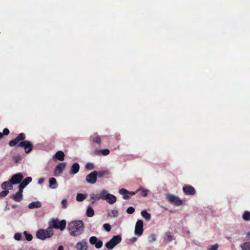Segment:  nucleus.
I'll return each mask as SVG.
<instances>
[{"instance_id": "34", "label": "nucleus", "mask_w": 250, "mask_h": 250, "mask_svg": "<svg viewBox=\"0 0 250 250\" xmlns=\"http://www.w3.org/2000/svg\"><path fill=\"white\" fill-rule=\"evenodd\" d=\"M109 172L107 170H101L98 172V176L102 177L105 175L108 174Z\"/></svg>"}, {"instance_id": "45", "label": "nucleus", "mask_w": 250, "mask_h": 250, "mask_svg": "<svg viewBox=\"0 0 250 250\" xmlns=\"http://www.w3.org/2000/svg\"><path fill=\"white\" fill-rule=\"evenodd\" d=\"M67 201L66 199H63L61 203L62 205V207L63 208H67Z\"/></svg>"}, {"instance_id": "7", "label": "nucleus", "mask_w": 250, "mask_h": 250, "mask_svg": "<svg viewBox=\"0 0 250 250\" xmlns=\"http://www.w3.org/2000/svg\"><path fill=\"white\" fill-rule=\"evenodd\" d=\"M143 222L142 220H138L135 224L134 233L136 236H140L144 231Z\"/></svg>"}, {"instance_id": "49", "label": "nucleus", "mask_w": 250, "mask_h": 250, "mask_svg": "<svg viewBox=\"0 0 250 250\" xmlns=\"http://www.w3.org/2000/svg\"><path fill=\"white\" fill-rule=\"evenodd\" d=\"M138 192V191H137V190L135 191V192H133V191H129V193L128 194H130V195L132 196V195H134L136 194V193Z\"/></svg>"}, {"instance_id": "51", "label": "nucleus", "mask_w": 250, "mask_h": 250, "mask_svg": "<svg viewBox=\"0 0 250 250\" xmlns=\"http://www.w3.org/2000/svg\"><path fill=\"white\" fill-rule=\"evenodd\" d=\"M19 207V206L18 205H12V208H17Z\"/></svg>"}, {"instance_id": "44", "label": "nucleus", "mask_w": 250, "mask_h": 250, "mask_svg": "<svg viewBox=\"0 0 250 250\" xmlns=\"http://www.w3.org/2000/svg\"><path fill=\"white\" fill-rule=\"evenodd\" d=\"M218 244H215L213 245H212L210 248H208V250H217L218 249Z\"/></svg>"}, {"instance_id": "40", "label": "nucleus", "mask_w": 250, "mask_h": 250, "mask_svg": "<svg viewBox=\"0 0 250 250\" xmlns=\"http://www.w3.org/2000/svg\"><path fill=\"white\" fill-rule=\"evenodd\" d=\"M103 228L107 231H110L111 229L110 225L107 223H105V224H104Z\"/></svg>"}, {"instance_id": "16", "label": "nucleus", "mask_w": 250, "mask_h": 250, "mask_svg": "<svg viewBox=\"0 0 250 250\" xmlns=\"http://www.w3.org/2000/svg\"><path fill=\"white\" fill-rule=\"evenodd\" d=\"M104 192V190H102L100 191L99 194H95L94 193H92L90 194V197L91 199L93 201L92 202V203H94L95 201L99 200L100 199L103 200V197H102V193Z\"/></svg>"}, {"instance_id": "32", "label": "nucleus", "mask_w": 250, "mask_h": 250, "mask_svg": "<svg viewBox=\"0 0 250 250\" xmlns=\"http://www.w3.org/2000/svg\"><path fill=\"white\" fill-rule=\"evenodd\" d=\"M115 246V244L111 240L105 244L106 247L109 250L112 249Z\"/></svg>"}, {"instance_id": "14", "label": "nucleus", "mask_w": 250, "mask_h": 250, "mask_svg": "<svg viewBox=\"0 0 250 250\" xmlns=\"http://www.w3.org/2000/svg\"><path fill=\"white\" fill-rule=\"evenodd\" d=\"M22 192L23 191L19 189V191L15 194H13L11 196V198L15 202H19L22 200Z\"/></svg>"}, {"instance_id": "29", "label": "nucleus", "mask_w": 250, "mask_h": 250, "mask_svg": "<svg viewBox=\"0 0 250 250\" xmlns=\"http://www.w3.org/2000/svg\"><path fill=\"white\" fill-rule=\"evenodd\" d=\"M118 215V211L116 209H112L108 213V216L111 217H116Z\"/></svg>"}, {"instance_id": "33", "label": "nucleus", "mask_w": 250, "mask_h": 250, "mask_svg": "<svg viewBox=\"0 0 250 250\" xmlns=\"http://www.w3.org/2000/svg\"><path fill=\"white\" fill-rule=\"evenodd\" d=\"M10 133L9 130L5 128L3 130V132L1 133L0 132V139H1L4 135H8Z\"/></svg>"}, {"instance_id": "8", "label": "nucleus", "mask_w": 250, "mask_h": 250, "mask_svg": "<svg viewBox=\"0 0 250 250\" xmlns=\"http://www.w3.org/2000/svg\"><path fill=\"white\" fill-rule=\"evenodd\" d=\"M89 241L91 245L94 246L96 249H98L101 248L103 245V242L94 236L90 237Z\"/></svg>"}, {"instance_id": "24", "label": "nucleus", "mask_w": 250, "mask_h": 250, "mask_svg": "<svg viewBox=\"0 0 250 250\" xmlns=\"http://www.w3.org/2000/svg\"><path fill=\"white\" fill-rule=\"evenodd\" d=\"M94 214V211L92 208L90 206H88L86 212V215L87 217H92Z\"/></svg>"}, {"instance_id": "35", "label": "nucleus", "mask_w": 250, "mask_h": 250, "mask_svg": "<svg viewBox=\"0 0 250 250\" xmlns=\"http://www.w3.org/2000/svg\"><path fill=\"white\" fill-rule=\"evenodd\" d=\"M24 235H25V239L26 240L28 241H30L33 239V236L31 234L28 233L26 231H24L23 232Z\"/></svg>"}, {"instance_id": "11", "label": "nucleus", "mask_w": 250, "mask_h": 250, "mask_svg": "<svg viewBox=\"0 0 250 250\" xmlns=\"http://www.w3.org/2000/svg\"><path fill=\"white\" fill-rule=\"evenodd\" d=\"M66 166V164L65 163H60L57 165L54 169V175L57 176L62 174L63 170L65 168Z\"/></svg>"}, {"instance_id": "6", "label": "nucleus", "mask_w": 250, "mask_h": 250, "mask_svg": "<svg viewBox=\"0 0 250 250\" xmlns=\"http://www.w3.org/2000/svg\"><path fill=\"white\" fill-rule=\"evenodd\" d=\"M102 197H103V200H105L108 203L113 204L117 201L116 197L109 193H108L107 191L104 189V192L102 193Z\"/></svg>"}, {"instance_id": "3", "label": "nucleus", "mask_w": 250, "mask_h": 250, "mask_svg": "<svg viewBox=\"0 0 250 250\" xmlns=\"http://www.w3.org/2000/svg\"><path fill=\"white\" fill-rule=\"evenodd\" d=\"M54 234V231L51 228H48L46 229H41L37 231L36 237L40 240H45L51 237Z\"/></svg>"}, {"instance_id": "38", "label": "nucleus", "mask_w": 250, "mask_h": 250, "mask_svg": "<svg viewBox=\"0 0 250 250\" xmlns=\"http://www.w3.org/2000/svg\"><path fill=\"white\" fill-rule=\"evenodd\" d=\"M9 193V191L8 190H3L1 192H0V198L4 197L6 196Z\"/></svg>"}, {"instance_id": "30", "label": "nucleus", "mask_w": 250, "mask_h": 250, "mask_svg": "<svg viewBox=\"0 0 250 250\" xmlns=\"http://www.w3.org/2000/svg\"><path fill=\"white\" fill-rule=\"evenodd\" d=\"M241 247L242 250H250V242H247L241 244Z\"/></svg>"}, {"instance_id": "4", "label": "nucleus", "mask_w": 250, "mask_h": 250, "mask_svg": "<svg viewBox=\"0 0 250 250\" xmlns=\"http://www.w3.org/2000/svg\"><path fill=\"white\" fill-rule=\"evenodd\" d=\"M66 224V222L64 220L59 221L58 219H53L49 224V228H51L52 229L54 228L63 230L65 228Z\"/></svg>"}, {"instance_id": "10", "label": "nucleus", "mask_w": 250, "mask_h": 250, "mask_svg": "<svg viewBox=\"0 0 250 250\" xmlns=\"http://www.w3.org/2000/svg\"><path fill=\"white\" fill-rule=\"evenodd\" d=\"M23 176L22 174L18 173L13 175L9 180L12 185L20 184L22 180Z\"/></svg>"}, {"instance_id": "48", "label": "nucleus", "mask_w": 250, "mask_h": 250, "mask_svg": "<svg viewBox=\"0 0 250 250\" xmlns=\"http://www.w3.org/2000/svg\"><path fill=\"white\" fill-rule=\"evenodd\" d=\"M183 191L186 194H188V186L185 185L183 187Z\"/></svg>"}, {"instance_id": "5", "label": "nucleus", "mask_w": 250, "mask_h": 250, "mask_svg": "<svg viewBox=\"0 0 250 250\" xmlns=\"http://www.w3.org/2000/svg\"><path fill=\"white\" fill-rule=\"evenodd\" d=\"M166 198L168 202L177 206H180L183 203V201L180 199L178 196L173 194H167Z\"/></svg>"}, {"instance_id": "12", "label": "nucleus", "mask_w": 250, "mask_h": 250, "mask_svg": "<svg viewBox=\"0 0 250 250\" xmlns=\"http://www.w3.org/2000/svg\"><path fill=\"white\" fill-rule=\"evenodd\" d=\"M75 247L77 250H87V242L85 239H83L82 240L77 242Z\"/></svg>"}, {"instance_id": "46", "label": "nucleus", "mask_w": 250, "mask_h": 250, "mask_svg": "<svg viewBox=\"0 0 250 250\" xmlns=\"http://www.w3.org/2000/svg\"><path fill=\"white\" fill-rule=\"evenodd\" d=\"M101 154V150H94L92 153L91 154L92 155H98L99 154Z\"/></svg>"}, {"instance_id": "52", "label": "nucleus", "mask_w": 250, "mask_h": 250, "mask_svg": "<svg viewBox=\"0 0 250 250\" xmlns=\"http://www.w3.org/2000/svg\"><path fill=\"white\" fill-rule=\"evenodd\" d=\"M137 240V238L136 237H133L132 239V240L133 242H135Z\"/></svg>"}, {"instance_id": "47", "label": "nucleus", "mask_w": 250, "mask_h": 250, "mask_svg": "<svg viewBox=\"0 0 250 250\" xmlns=\"http://www.w3.org/2000/svg\"><path fill=\"white\" fill-rule=\"evenodd\" d=\"M44 181V178H40V179L38 180V184H42V183H43Z\"/></svg>"}, {"instance_id": "53", "label": "nucleus", "mask_w": 250, "mask_h": 250, "mask_svg": "<svg viewBox=\"0 0 250 250\" xmlns=\"http://www.w3.org/2000/svg\"><path fill=\"white\" fill-rule=\"evenodd\" d=\"M227 238L228 240H230V237H227Z\"/></svg>"}, {"instance_id": "13", "label": "nucleus", "mask_w": 250, "mask_h": 250, "mask_svg": "<svg viewBox=\"0 0 250 250\" xmlns=\"http://www.w3.org/2000/svg\"><path fill=\"white\" fill-rule=\"evenodd\" d=\"M32 178L31 177H27L25 178L19 186V189L23 191L24 188L32 181Z\"/></svg>"}, {"instance_id": "18", "label": "nucleus", "mask_w": 250, "mask_h": 250, "mask_svg": "<svg viewBox=\"0 0 250 250\" xmlns=\"http://www.w3.org/2000/svg\"><path fill=\"white\" fill-rule=\"evenodd\" d=\"M64 154L62 151H58L53 156V159L58 160L59 161H63L64 160Z\"/></svg>"}, {"instance_id": "27", "label": "nucleus", "mask_w": 250, "mask_h": 250, "mask_svg": "<svg viewBox=\"0 0 250 250\" xmlns=\"http://www.w3.org/2000/svg\"><path fill=\"white\" fill-rule=\"evenodd\" d=\"M165 235H166V237L165 239L167 241L170 242L173 240V235H172V232H169V231L167 232L166 233Z\"/></svg>"}, {"instance_id": "54", "label": "nucleus", "mask_w": 250, "mask_h": 250, "mask_svg": "<svg viewBox=\"0 0 250 250\" xmlns=\"http://www.w3.org/2000/svg\"><path fill=\"white\" fill-rule=\"evenodd\" d=\"M15 159H16V161L17 162L18 161V159H16V157H15Z\"/></svg>"}, {"instance_id": "15", "label": "nucleus", "mask_w": 250, "mask_h": 250, "mask_svg": "<svg viewBox=\"0 0 250 250\" xmlns=\"http://www.w3.org/2000/svg\"><path fill=\"white\" fill-rule=\"evenodd\" d=\"M90 141L92 143L97 144L99 145L101 144V137L97 134L95 133L90 137Z\"/></svg>"}, {"instance_id": "41", "label": "nucleus", "mask_w": 250, "mask_h": 250, "mask_svg": "<svg viewBox=\"0 0 250 250\" xmlns=\"http://www.w3.org/2000/svg\"><path fill=\"white\" fill-rule=\"evenodd\" d=\"M156 240V237L154 234H150L148 236V241L149 242L151 243Z\"/></svg>"}, {"instance_id": "2", "label": "nucleus", "mask_w": 250, "mask_h": 250, "mask_svg": "<svg viewBox=\"0 0 250 250\" xmlns=\"http://www.w3.org/2000/svg\"><path fill=\"white\" fill-rule=\"evenodd\" d=\"M84 225L82 220H76L69 223L67 229L70 235L78 236L84 231Z\"/></svg>"}, {"instance_id": "20", "label": "nucleus", "mask_w": 250, "mask_h": 250, "mask_svg": "<svg viewBox=\"0 0 250 250\" xmlns=\"http://www.w3.org/2000/svg\"><path fill=\"white\" fill-rule=\"evenodd\" d=\"M49 187L51 188H56L58 187V184L55 178H51L49 180Z\"/></svg>"}, {"instance_id": "26", "label": "nucleus", "mask_w": 250, "mask_h": 250, "mask_svg": "<svg viewBox=\"0 0 250 250\" xmlns=\"http://www.w3.org/2000/svg\"><path fill=\"white\" fill-rule=\"evenodd\" d=\"M87 197L86 194L82 193H78L76 196V200L79 202H82Z\"/></svg>"}, {"instance_id": "39", "label": "nucleus", "mask_w": 250, "mask_h": 250, "mask_svg": "<svg viewBox=\"0 0 250 250\" xmlns=\"http://www.w3.org/2000/svg\"><path fill=\"white\" fill-rule=\"evenodd\" d=\"M126 212L128 213V214H132L135 211V209L133 207H130L129 208H128L126 209Z\"/></svg>"}, {"instance_id": "19", "label": "nucleus", "mask_w": 250, "mask_h": 250, "mask_svg": "<svg viewBox=\"0 0 250 250\" xmlns=\"http://www.w3.org/2000/svg\"><path fill=\"white\" fill-rule=\"evenodd\" d=\"M1 187L2 189H4V190H8L9 191V189L7 188H9L10 189H12L13 188V186L11 183L10 181L9 180L2 183L1 185Z\"/></svg>"}, {"instance_id": "17", "label": "nucleus", "mask_w": 250, "mask_h": 250, "mask_svg": "<svg viewBox=\"0 0 250 250\" xmlns=\"http://www.w3.org/2000/svg\"><path fill=\"white\" fill-rule=\"evenodd\" d=\"M80 169V165L78 163H74L71 167L70 170L69 171L70 174H76L77 173Z\"/></svg>"}, {"instance_id": "36", "label": "nucleus", "mask_w": 250, "mask_h": 250, "mask_svg": "<svg viewBox=\"0 0 250 250\" xmlns=\"http://www.w3.org/2000/svg\"><path fill=\"white\" fill-rule=\"evenodd\" d=\"M195 192L196 191L194 188L193 187L188 185V195H194Z\"/></svg>"}, {"instance_id": "9", "label": "nucleus", "mask_w": 250, "mask_h": 250, "mask_svg": "<svg viewBox=\"0 0 250 250\" xmlns=\"http://www.w3.org/2000/svg\"><path fill=\"white\" fill-rule=\"evenodd\" d=\"M98 172L93 171L88 174L86 177V182L90 184H94L97 181Z\"/></svg>"}, {"instance_id": "50", "label": "nucleus", "mask_w": 250, "mask_h": 250, "mask_svg": "<svg viewBox=\"0 0 250 250\" xmlns=\"http://www.w3.org/2000/svg\"><path fill=\"white\" fill-rule=\"evenodd\" d=\"M57 250H63V247L62 246H60Z\"/></svg>"}, {"instance_id": "23", "label": "nucleus", "mask_w": 250, "mask_h": 250, "mask_svg": "<svg viewBox=\"0 0 250 250\" xmlns=\"http://www.w3.org/2000/svg\"><path fill=\"white\" fill-rule=\"evenodd\" d=\"M141 215L142 217L145 219L147 221H149L151 219V215L150 214L148 213L146 210H144L141 211Z\"/></svg>"}, {"instance_id": "28", "label": "nucleus", "mask_w": 250, "mask_h": 250, "mask_svg": "<svg viewBox=\"0 0 250 250\" xmlns=\"http://www.w3.org/2000/svg\"><path fill=\"white\" fill-rule=\"evenodd\" d=\"M137 191L140 192V195L143 197H146L147 195L148 190L144 188H139Z\"/></svg>"}, {"instance_id": "21", "label": "nucleus", "mask_w": 250, "mask_h": 250, "mask_svg": "<svg viewBox=\"0 0 250 250\" xmlns=\"http://www.w3.org/2000/svg\"><path fill=\"white\" fill-rule=\"evenodd\" d=\"M42 207V203L39 201L33 202L30 203L28 205V208L30 209H33L35 208H39Z\"/></svg>"}, {"instance_id": "43", "label": "nucleus", "mask_w": 250, "mask_h": 250, "mask_svg": "<svg viewBox=\"0 0 250 250\" xmlns=\"http://www.w3.org/2000/svg\"><path fill=\"white\" fill-rule=\"evenodd\" d=\"M109 150L107 149H104L103 150H101V154L104 156L107 155L109 154Z\"/></svg>"}, {"instance_id": "37", "label": "nucleus", "mask_w": 250, "mask_h": 250, "mask_svg": "<svg viewBox=\"0 0 250 250\" xmlns=\"http://www.w3.org/2000/svg\"><path fill=\"white\" fill-rule=\"evenodd\" d=\"M85 168L88 170H92L94 168V166L92 163H88L85 165Z\"/></svg>"}, {"instance_id": "31", "label": "nucleus", "mask_w": 250, "mask_h": 250, "mask_svg": "<svg viewBox=\"0 0 250 250\" xmlns=\"http://www.w3.org/2000/svg\"><path fill=\"white\" fill-rule=\"evenodd\" d=\"M243 219L245 221H250V212L249 211H245L244 212L243 215Z\"/></svg>"}, {"instance_id": "42", "label": "nucleus", "mask_w": 250, "mask_h": 250, "mask_svg": "<svg viewBox=\"0 0 250 250\" xmlns=\"http://www.w3.org/2000/svg\"><path fill=\"white\" fill-rule=\"evenodd\" d=\"M21 234L20 233H16L14 235L15 239L18 241L21 240Z\"/></svg>"}, {"instance_id": "25", "label": "nucleus", "mask_w": 250, "mask_h": 250, "mask_svg": "<svg viewBox=\"0 0 250 250\" xmlns=\"http://www.w3.org/2000/svg\"><path fill=\"white\" fill-rule=\"evenodd\" d=\"M111 240H112V241L115 244V245H116L120 243L122 240V238L120 235H116L113 237Z\"/></svg>"}, {"instance_id": "22", "label": "nucleus", "mask_w": 250, "mask_h": 250, "mask_svg": "<svg viewBox=\"0 0 250 250\" xmlns=\"http://www.w3.org/2000/svg\"><path fill=\"white\" fill-rule=\"evenodd\" d=\"M119 192L120 194L123 195V198L124 199L127 200L129 199L130 196L126 195L129 193V191L125 188H121L119 190Z\"/></svg>"}, {"instance_id": "1", "label": "nucleus", "mask_w": 250, "mask_h": 250, "mask_svg": "<svg viewBox=\"0 0 250 250\" xmlns=\"http://www.w3.org/2000/svg\"><path fill=\"white\" fill-rule=\"evenodd\" d=\"M25 139V135L23 133H20L18 136L14 140L9 142L8 145L10 146L13 147L17 145L19 142H21L18 145V147L24 148L26 153H30L33 148V145L29 141H24Z\"/></svg>"}, {"instance_id": "55", "label": "nucleus", "mask_w": 250, "mask_h": 250, "mask_svg": "<svg viewBox=\"0 0 250 250\" xmlns=\"http://www.w3.org/2000/svg\"><path fill=\"white\" fill-rule=\"evenodd\" d=\"M15 159H16V161L17 162L18 161V159H16V157H15Z\"/></svg>"}]
</instances>
